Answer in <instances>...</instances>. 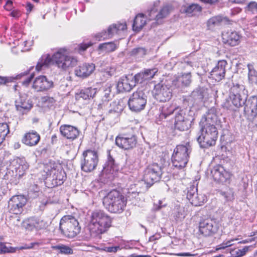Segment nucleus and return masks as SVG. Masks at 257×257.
<instances>
[{
  "instance_id": "nucleus-1",
  "label": "nucleus",
  "mask_w": 257,
  "mask_h": 257,
  "mask_svg": "<svg viewBox=\"0 0 257 257\" xmlns=\"http://www.w3.org/2000/svg\"><path fill=\"white\" fill-rule=\"evenodd\" d=\"M113 218L102 210L92 211L90 216L87 229L91 237L101 239L112 226Z\"/></svg>"
},
{
  "instance_id": "nucleus-2",
  "label": "nucleus",
  "mask_w": 257,
  "mask_h": 257,
  "mask_svg": "<svg viewBox=\"0 0 257 257\" xmlns=\"http://www.w3.org/2000/svg\"><path fill=\"white\" fill-rule=\"evenodd\" d=\"M247 97V94L245 91L244 86L234 84L229 90L228 97L223 102L222 106L224 109L235 111L244 104Z\"/></svg>"
},
{
  "instance_id": "nucleus-3",
  "label": "nucleus",
  "mask_w": 257,
  "mask_h": 257,
  "mask_svg": "<svg viewBox=\"0 0 257 257\" xmlns=\"http://www.w3.org/2000/svg\"><path fill=\"white\" fill-rule=\"evenodd\" d=\"M102 203L108 212L112 213H120L125 209L127 199L120 192L114 189L103 197Z\"/></svg>"
},
{
  "instance_id": "nucleus-4",
  "label": "nucleus",
  "mask_w": 257,
  "mask_h": 257,
  "mask_svg": "<svg viewBox=\"0 0 257 257\" xmlns=\"http://www.w3.org/2000/svg\"><path fill=\"white\" fill-rule=\"evenodd\" d=\"M51 65H56L58 67L64 69V48L58 49L52 56L49 54L43 55L38 62L36 69L40 71Z\"/></svg>"
},
{
  "instance_id": "nucleus-5",
  "label": "nucleus",
  "mask_w": 257,
  "mask_h": 257,
  "mask_svg": "<svg viewBox=\"0 0 257 257\" xmlns=\"http://www.w3.org/2000/svg\"><path fill=\"white\" fill-rule=\"evenodd\" d=\"M200 134L197 142L202 148L214 146L218 138V131L215 125H200Z\"/></svg>"
},
{
  "instance_id": "nucleus-6",
  "label": "nucleus",
  "mask_w": 257,
  "mask_h": 257,
  "mask_svg": "<svg viewBox=\"0 0 257 257\" xmlns=\"http://www.w3.org/2000/svg\"><path fill=\"white\" fill-rule=\"evenodd\" d=\"M191 151L189 143L177 145L172 155L173 166L179 170L184 169L188 162Z\"/></svg>"
},
{
  "instance_id": "nucleus-7",
  "label": "nucleus",
  "mask_w": 257,
  "mask_h": 257,
  "mask_svg": "<svg viewBox=\"0 0 257 257\" xmlns=\"http://www.w3.org/2000/svg\"><path fill=\"white\" fill-rule=\"evenodd\" d=\"M115 142L118 147L124 150L134 148L138 143L135 130L132 127L126 128L116 137Z\"/></svg>"
},
{
  "instance_id": "nucleus-8",
  "label": "nucleus",
  "mask_w": 257,
  "mask_h": 257,
  "mask_svg": "<svg viewBox=\"0 0 257 257\" xmlns=\"http://www.w3.org/2000/svg\"><path fill=\"white\" fill-rule=\"evenodd\" d=\"M162 174V168L157 163H153L147 166L144 171V181L140 184H146L145 190H147L155 183L159 181Z\"/></svg>"
},
{
  "instance_id": "nucleus-9",
  "label": "nucleus",
  "mask_w": 257,
  "mask_h": 257,
  "mask_svg": "<svg viewBox=\"0 0 257 257\" xmlns=\"http://www.w3.org/2000/svg\"><path fill=\"white\" fill-rule=\"evenodd\" d=\"M218 223L215 219L201 218L198 225V233L203 237H210L216 234L219 229Z\"/></svg>"
},
{
  "instance_id": "nucleus-10",
  "label": "nucleus",
  "mask_w": 257,
  "mask_h": 257,
  "mask_svg": "<svg viewBox=\"0 0 257 257\" xmlns=\"http://www.w3.org/2000/svg\"><path fill=\"white\" fill-rule=\"evenodd\" d=\"M81 160V170L85 172H91L95 170L98 164L99 157L96 151L87 149L82 153Z\"/></svg>"
},
{
  "instance_id": "nucleus-11",
  "label": "nucleus",
  "mask_w": 257,
  "mask_h": 257,
  "mask_svg": "<svg viewBox=\"0 0 257 257\" xmlns=\"http://www.w3.org/2000/svg\"><path fill=\"white\" fill-rule=\"evenodd\" d=\"M147 102V96L145 93L141 90H137L130 97L128 105L132 111L139 112L145 109Z\"/></svg>"
},
{
  "instance_id": "nucleus-12",
  "label": "nucleus",
  "mask_w": 257,
  "mask_h": 257,
  "mask_svg": "<svg viewBox=\"0 0 257 257\" xmlns=\"http://www.w3.org/2000/svg\"><path fill=\"white\" fill-rule=\"evenodd\" d=\"M211 175L216 183L226 185L230 184L233 175L223 165L217 164L211 169Z\"/></svg>"
},
{
  "instance_id": "nucleus-13",
  "label": "nucleus",
  "mask_w": 257,
  "mask_h": 257,
  "mask_svg": "<svg viewBox=\"0 0 257 257\" xmlns=\"http://www.w3.org/2000/svg\"><path fill=\"white\" fill-rule=\"evenodd\" d=\"M192 121L183 110H180L175 116L174 128L181 132L187 131L191 127Z\"/></svg>"
},
{
  "instance_id": "nucleus-14",
  "label": "nucleus",
  "mask_w": 257,
  "mask_h": 257,
  "mask_svg": "<svg viewBox=\"0 0 257 257\" xmlns=\"http://www.w3.org/2000/svg\"><path fill=\"white\" fill-rule=\"evenodd\" d=\"M153 94L154 98L160 102L169 101L172 96L170 88L167 85L161 83L155 85Z\"/></svg>"
},
{
  "instance_id": "nucleus-15",
  "label": "nucleus",
  "mask_w": 257,
  "mask_h": 257,
  "mask_svg": "<svg viewBox=\"0 0 257 257\" xmlns=\"http://www.w3.org/2000/svg\"><path fill=\"white\" fill-rule=\"evenodd\" d=\"M244 115L249 121L252 122L257 117V96H250L244 103Z\"/></svg>"
},
{
  "instance_id": "nucleus-16",
  "label": "nucleus",
  "mask_w": 257,
  "mask_h": 257,
  "mask_svg": "<svg viewBox=\"0 0 257 257\" xmlns=\"http://www.w3.org/2000/svg\"><path fill=\"white\" fill-rule=\"evenodd\" d=\"M221 39L224 45L235 47L240 44L242 36L238 32L229 30L222 33Z\"/></svg>"
},
{
  "instance_id": "nucleus-17",
  "label": "nucleus",
  "mask_w": 257,
  "mask_h": 257,
  "mask_svg": "<svg viewBox=\"0 0 257 257\" xmlns=\"http://www.w3.org/2000/svg\"><path fill=\"white\" fill-rule=\"evenodd\" d=\"M27 202L24 195L13 196L9 201L8 207L10 211L14 214H19L23 211V207Z\"/></svg>"
},
{
  "instance_id": "nucleus-18",
  "label": "nucleus",
  "mask_w": 257,
  "mask_h": 257,
  "mask_svg": "<svg viewBox=\"0 0 257 257\" xmlns=\"http://www.w3.org/2000/svg\"><path fill=\"white\" fill-rule=\"evenodd\" d=\"M65 235L69 238H73L80 231V227L78 221L72 216L65 215Z\"/></svg>"
},
{
  "instance_id": "nucleus-19",
  "label": "nucleus",
  "mask_w": 257,
  "mask_h": 257,
  "mask_svg": "<svg viewBox=\"0 0 257 257\" xmlns=\"http://www.w3.org/2000/svg\"><path fill=\"white\" fill-rule=\"evenodd\" d=\"M227 65V61L225 60L218 61L217 65L210 72V78L216 82H219L224 79L226 73L225 68Z\"/></svg>"
},
{
  "instance_id": "nucleus-20",
  "label": "nucleus",
  "mask_w": 257,
  "mask_h": 257,
  "mask_svg": "<svg viewBox=\"0 0 257 257\" xmlns=\"http://www.w3.org/2000/svg\"><path fill=\"white\" fill-rule=\"evenodd\" d=\"M53 87V82L49 80L44 75L39 76L35 78L33 83L32 87L37 91H46Z\"/></svg>"
},
{
  "instance_id": "nucleus-21",
  "label": "nucleus",
  "mask_w": 257,
  "mask_h": 257,
  "mask_svg": "<svg viewBox=\"0 0 257 257\" xmlns=\"http://www.w3.org/2000/svg\"><path fill=\"white\" fill-rule=\"evenodd\" d=\"M127 29V26L125 23H116L110 25L107 31H103L100 33L101 37L103 39H109L112 38L114 35L118 34L121 31Z\"/></svg>"
},
{
  "instance_id": "nucleus-22",
  "label": "nucleus",
  "mask_w": 257,
  "mask_h": 257,
  "mask_svg": "<svg viewBox=\"0 0 257 257\" xmlns=\"http://www.w3.org/2000/svg\"><path fill=\"white\" fill-rule=\"evenodd\" d=\"M22 226L26 230L32 231L38 230L45 227L43 220L36 217H31L25 219L22 222Z\"/></svg>"
},
{
  "instance_id": "nucleus-23",
  "label": "nucleus",
  "mask_w": 257,
  "mask_h": 257,
  "mask_svg": "<svg viewBox=\"0 0 257 257\" xmlns=\"http://www.w3.org/2000/svg\"><path fill=\"white\" fill-rule=\"evenodd\" d=\"M15 105L17 110L24 113L32 108L33 104L27 96L24 94L20 95V97L16 100Z\"/></svg>"
},
{
  "instance_id": "nucleus-24",
  "label": "nucleus",
  "mask_w": 257,
  "mask_h": 257,
  "mask_svg": "<svg viewBox=\"0 0 257 257\" xmlns=\"http://www.w3.org/2000/svg\"><path fill=\"white\" fill-rule=\"evenodd\" d=\"M158 69L157 68L146 69L135 75V81L137 83H143L146 80H150L154 78L157 73Z\"/></svg>"
},
{
  "instance_id": "nucleus-25",
  "label": "nucleus",
  "mask_w": 257,
  "mask_h": 257,
  "mask_svg": "<svg viewBox=\"0 0 257 257\" xmlns=\"http://www.w3.org/2000/svg\"><path fill=\"white\" fill-rule=\"evenodd\" d=\"M171 8L169 6H166L162 8L159 13L155 15L156 10L155 8H153L150 11L148 15L150 20H155L159 22L161 20L167 17L171 11Z\"/></svg>"
},
{
  "instance_id": "nucleus-26",
  "label": "nucleus",
  "mask_w": 257,
  "mask_h": 257,
  "mask_svg": "<svg viewBox=\"0 0 257 257\" xmlns=\"http://www.w3.org/2000/svg\"><path fill=\"white\" fill-rule=\"evenodd\" d=\"M191 73H183L177 77L172 82V85L177 88L189 86L191 83Z\"/></svg>"
},
{
  "instance_id": "nucleus-27",
  "label": "nucleus",
  "mask_w": 257,
  "mask_h": 257,
  "mask_svg": "<svg viewBox=\"0 0 257 257\" xmlns=\"http://www.w3.org/2000/svg\"><path fill=\"white\" fill-rule=\"evenodd\" d=\"M95 68L93 63H84L75 70V74L80 77L86 78L93 73Z\"/></svg>"
},
{
  "instance_id": "nucleus-28",
  "label": "nucleus",
  "mask_w": 257,
  "mask_h": 257,
  "mask_svg": "<svg viewBox=\"0 0 257 257\" xmlns=\"http://www.w3.org/2000/svg\"><path fill=\"white\" fill-rule=\"evenodd\" d=\"M135 85L133 80H130L126 76H123L119 79L116 87L118 91L123 92L130 91Z\"/></svg>"
},
{
  "instance_id": "nucleus-29",
  "label": "nucleus",
  "mask_w": 257,
  "mask_h": 257,
  "mask_svg": "<svg viewBox=\"0 0 257 257\" xmlns=\"http://www.w3.org/2000/svg\"><path fill=\"white\" fill-rule=\"evenodd\" d=\"M96 92V89L91 87L84 88L76 93L75 98L77 100L80 99L89 100L94 97Z\"/></svg>"
},
{
  "instance_id": "nucleus-30",
  "label": "nucleus",
  "mask_w": 257,
  "mask_h": 257,
  "mask_svg": "<svg viewBox=\"0 0 257 257\" xmlns=\"http://www.w3.org/2000/svg\"><path fill=\"white\" fill-rule=\"evenodd\" d=\"M40 136L35 131L30 132L25 134L22 139V142L29 146H36L40 141Z\"/></svg>"
},
{
  "instance_id": "nucleus-31",
  "label": "nucleus",
  "mask_w": 257,
  "mask_h": 257,
  "mask_svg": "<svg viewBox=\"0 0 257 257\" xmlns=\"http://www.w3.org/2000/svg\"><path fill=\"white\" fill-rule=\"evenodd\" d=\"M228 21V18L221 15L213 16L207 21L206 26L208 30L213 31L216 27L220 26L223 22Z\"/></svg>"
},
{
  "instance_id": "nucleus-32",
  "label": "nucleus",
  "mask_w": 257,
  "mask_h": 257,
  "mask_svg": "<svg viewBox=\"0 0 257 257\" xmlns=\"http://www.w3.org/2000/svg\"><path fill=\"white\" fill-rule=\"evenodd\" d=\"M11 166L14 167V169L19 176L23 175L24 171L28 168V165L25 160L19 158L12 161Z\"/></svg>"
},
{
  "instance_id": "nucleus-33",
  "label": "nucleus",
  "mask_w": 257,
  "mask_h": 257,
  "mask_svg": "<svg viewBox=\"0 0 257 257\" xmlns=\"http://www.w3.org/2000/svg\"><path fill=\"white\" fill-rule=\"evenodd\" d=\"M202 11V7L197 4H191L184 7L183 12L189 17L199 15Z\"/></svg>"
},
{
  "instance_id": "nucleus-34",
  "label": "nucleus",
  "mask_w": 257,
  "mask_h": 257,
  "mask_svg": "<svg viewBox=\"0 0 257 257\" xmlns=\"http://www.w3.org/2000/svg\"><path fill=\"white\" fill-rule=\"evenodd\" d=\"M176 108L171 104L166 103L163 105L160 108L159 118L160 120L166 119L168 116L172 114Z\"/></svg>"
},
{
  "instance_id": "nucleus-35",
  "label": "nucleus",
  "mask_w": 257,
  "mask_h": 257,
  "mask_svg": "<svg viewBox=\"0 0 257 257\" xmlns=\"http://www.w3.org/2000/svg\"><path fill=\"white\" fill-rule=\"evenodd\" d=\"M146 24V18L143 14H138L133 24V29L135 31L139 32Z\"/></svg>"
},
{
  "instance_id": "nucleus-36",
  "label": "nucleus",
  "mask_w": 257,
  "mask_h": 257,
  "mask_svg": "<svg viewBox=\"0 0 257 257\" xmlns=\"http://www.w3.org/2000/svg\"><path fill=\"white\" fill-rule=\"evenodd\" d=\"M217 119V115L212 112L209 111L203 116L199 123L200 125L207 124V125H215L214 123Z\"/></svg>"
},
{
  "instance_id": "nucleus-37",
  "label": "nucleus",
  "mask_w": 257,
  "mask_h": 257,
  "mask_svg": "<svg viewBox=\"0 0 257 257\" xmlns=\"http://www.w3.org/2000/svg\"><path fill=\"white\" fill-rule=\"evenodd\" d=\"M110 106L111 107V108L106 114V117L107 118L109 117L111 114L114 116L118 115V113L122 110V106L118 102L115 101L110 103Z\"/></svg>"
},
{
  "instance_id": "nucleus-38",
  "label": "nucleus",
  "mask_w": 257,
  "mask_h": 257,
  "mask_svg": "<svg viewBox=\"0 0 257 257\" xmlns=\"http://www.w3.org/2000/svg\"><path fill=\"white\" fill-rule=\"evenodd\" d=\"M43 166V170L42 172V176L43 179H46L55 171V165L50 162L48 163L44 164Z\"/></svg>"
},
{
  "instance_id": "nucleus-39",
  "label": "nucleus",
  "mask_w": 257,
  "mask_h": 257,
  "mask_svg": "<svg viewBox=\"0 0 257 257\" xmlns=\"http://www.w3.org/2000/svg\"><path fill=\"white\" fill-rule=\"evenodd\" d=\"M79 135L78 130L75 127L65 125V138L67 139L73 140Z\"/></svg>"
},
{
  "instance_id": "nucleus-40",
  "label": "nucleus",
  "mask_w": 257,
  "mask_h": 257,
  "mask_svg": "<svg viewBox=\"0 0 257 257\" xmlns=\"http://www.w3.org/2000/svg\"><path fill=\"white\" fill-rule=\"evenodd\" d=\"M117 47L113 42H107L100 44L98 49L99 50H103L106 53H110L114 51Z\"/></svg>"
},
{
  "instance_id": "nucleus-41",
  "label": "nucleus",
  "mask_w": 257,
  "mask_h": 257,
  "mask_svg": "<svg viewBox=\"0 0 257 257\" xmlns=\"http://www.w3.org/2000/svg\"><path fill=\"white\" fill-rule=\"evenodd\" d=\"M247 67L248 69V77L249 82L252 84H257V71L251 64H248Z\"/></svg>"
},
{
  "instance_id": "nucleus-42",
  "label": "nucleus",
  "mask_w": 257,
  "mask_h": 257,
  "mask_svg": "<svg viewBox=\"0 0 257 257\" xmlns=\"http://www.w3.org/2000/svg\"><path fill=\"white\" fill-rule=\"evenodd\" d=\"M192 200V204L195 206L202 205L207 201V197L205 195L202 194L197 193L196 196Z\"/></svg>"
},
{
  "instance_id": "nucleus-43",
  "label": "nucleus",
  "mask_w": 257,
  "mask_h": 257,
  "mask_svg": "<svg viewBox=\"0 0 257 257\" xmlns=\"http://www.w3.org/2000/svg\"><path fill=\"white\" fill-rule=\"evenodd\" d=\"M9 132V126L7 123H0V145L5 140L6 137Z\"/></svg>"
},
{
  "instance_id": "nucleus-44",
  "label": "nucleus",
  "mask_w": 257,
  "mask_h": 257,
  "mask_svg": "<svg viewBox=\"0 0 257 257\" xmlns=\"http://www.w3.org/2000/svg\"><path fill=\"white\" fill-rule=\"evenodd\" d=\"M249 246H244L242 248H234L231 251L232 257H241L248 251Z\"/></svg>"
},
{
  "instance_id": "nucleus-45",
  "label": "nucleus",
  "mask_w": 257,
  "mask_h": 257,
  "mask_svg": "<svg viewBox=\"0 0 257 257\" xmlns=\"http://www.w3.org/2000/svg\"><path fill=\"white\" fill-rule=\"evenodd\" d=\"M77 59L72 56H65V68H71L77 64Z\"/></svg>"
},
{
  "instance_id": "nucleus-46",
  "label": "nucleus",
  "mask_w": 257,
  "mask_h": 257,
  "mask_svg": "<svg viewBox=\"0 0 257 257\" xmlns=\"http://www.w3.org/2000/svg\"><path fill=\"white\" fill-rule=\"evenodd\" d=\"M147 50L145 48L138 47L133 49L130 52V55L133 56L143 57L146 55Z\"/></svg>"
},
{
  "instance_id": "nucleus-47",
  "label": "nucleus",
  "mask_w": 257,
  "mask_h": 257,
  "mask_svg": "<svg viewBox=\"0 0 257 257\" xmlns=\"http://www.w3.org/2000/svg\"><path fill=\"white\" fill-rule=\"evenodd\" d=\"M245 10L247 12L252 14L257 13V2H250L245 8Z\"/></svg>"
},
{
  "instance_id": "nucleus-48",
  "label": "nucleus",
  "mask_w": 257,
  "mask_h": 257,
  "mask_svg": "<svg viewBox=\"0 0 257 257\" xmlns=\"http://www.w3.org/2000/svg\"><path fill=\"white\" fill-rule=\"evenodd\" d=\"M16 249L11 246H7L5 243L0 242V254L7 252H14Z\"/></svg>"
},
{
  "instance_id": "nucleus-49",
  "label": "nucleus",
  "mask_w": 257,
  "mask_h": 257,
  "mask_svg": "<svg viewBox=\"0 0 257 257\" xmlns=\"http://www.w3.org/2000/svg\"><path fill=\"white\" fill-rule=\"evenodd\" d=\"M197 189L195 188L194 186L190 187L188 190L187 198L191 203H192V199H194L193 198L196 196L197 193Z\"/></svg>"
},
{
  "instance_id": "nucleus-50",
  "label": "nucleus",
  "mask_w": 257,
  "mask_h": 257,
  "mask_svg": "<svg viewBox=\"0 0 257 257\" xmlns=\"http://www.w3.org/2000/svg\"><path fill=\"white\" fill-rule=\"evenodd\" d=\"M9 223L14 226H19L20 224H22V222H21L20 216L18 214H15L14 216H11Z\"/></svg>"
},
{
  "instance_id": "nucleus-51",
  "label": "nucleus",
  "mask_w": 257,
  "mask_h": 257,
  "mask_svg": "<svg viewBox=\"0 0 257 257\" xmlns=\"http://www.w3.org/2000/svg\"><path fill=\"white\" fill-rule=\"evenodd\" d=\"M115 72V68L112 67H108L103 71V76L111 77Z\"/></svg>"
},
{
  "instance_id": "nucleus-52",
  "label": "nucleus",
  "mask_w": 257,
  "mask_h": 257,
  "mask_svg": "<svg viewBox=\"0 0 257 257\" xmlns=\"http://www.w3.org/2000/svg\"><path fill=\"white\" fill-rule=\"evenodd\" d=\"M69 148H70V150L66 151L67 154L69 156L68 160H72L75 158L76 156L74 146H73V144H70Z\"/></svg>"
},
{
  "instance_id": "nucleus-53",
  "label": "nucleus",
  "mask_w": 257,
  "mask_h": 257,
  "mask_svg": "<svg viewBox=\"0 0 257 257\" xmlns=\"http://www.w3.org/2000/svg\"><path fill=\"white\" fill-rule=\"evenodd\" d=\"M233 240H224L222 243L217 245L216 249H224L227 247L231 246L233 244L232 242Z\"/></svg>"
},
{
  "instance_id": "nucleus-54",
  "label": "nucleus",
  "mask_w": 257,
  "mask_h": 257,
  "mask_svg": "<svg viewBox=\"0 0 257 257\" xmlns=\"http://www.w3.org/2000/svg\"><path fill=\"white\" fill-rule=\"evenodd\" d=\"M93 45V43L91 42H89L87 43H81L78 46V51H84L89 47L92 46Z\"/></svg>"
},
{
  "instance_id": "nucleus-55",
  "label": "nucleus",
  "mask_w": 257,
  "mask_h": 257,
  "mask_svg": "<svg viewBox=\"0 0 257 257\" xmlns=\"http://www.w3.org/2000/svg\"><path fill=\"white\" fill-rule=\"evenodd\" d=\"M115 160L111 155L110 151H107V164L110 167H112L114 165Z\"/></svg>"
},
{
  "instance_id": "nucleus-56",
  "label": "nucleus",
  "mask_w": 257,
  "mask_h": 257,
  "mask_svg": "<svg viewBox=\"0 0 257 257\" xmlns=\"http://www.w3.org/2000/svg\"><path fill=\"white\" fill-rule=\"evenodd\" d=\"M13 79L11 77L0 76V85L6 84L7 83L12 82Z\"/></svg>"
},
{
  "instance_id": "nucleus-57",
  "label": "nucleus",
  "mask_w": 257,
  "mask_h": 257,
  "mask_svg": "<svg viewBox=\"0 0 257 257\" xmlns=\"http://www.w3.org/2000/svg\"><path fill=\"white\" fill-rule=\"evenodd\" d=\"M52 248L57 250L58 253H64V245L63 244L54 245L52 246Z\"/></svg>"
},
{
  "instance_id": "nucleus-58",
  "label": "nucleus",
  "mask_w": 257,
  "mask_h": 257,
  "mask_svg": "<svg viewBox=\"0 0 257 257\" xmlns=\"http://www.w3.org/2000/svg\"><path fill=\"white\" fill-rule=\"evenodd\" d=\"M34 77V73H32L31 75L22 82V84L25 86H27L32 81Z\"/></svg>"
},
{
  "instance_id": "nucleus-59",
  "label": "nucleus",
  "mask_w": 257,
  "mask_h": 257,
  "mask_svg": "<svg viewBox=\"0 0 257 257\" xmlns=\"http://www.w3.org/2000/svg\"><path fill=\"white\" fill-rule=\"evenodd\" d=\"M119 249H120L119 246L106 247L105 249L108 252H116Z\"/></svg>"
},
{
  "instance_id": "nucleus-60",
  "label": "nucleus",
  "mask_w": 257,
  "mask_h": 257,
  "mask_svg": "<svg viewBox=\"0 0 257 257\" xmlns=\"http://www.w3.org/2000/svg\"><path fill=\"white\" fill-rule=\"evenodd\" d=\"M174 254L179 256H194L197 255V254H191L190 252H181L175 253Z\"/></svg>"
},
{
  "instance_id": "nucleus-61",
  "label": "nucleus",
  "mask_w": 257,
  "mask_h": 257,
  "mask_svg": "<svg viewBox=\"0 0 257 257\" xmlns=\"http://www.w3.org/2000/svg\"><path fill=\"white\" fill-rule=\"evenodd\" d=\"M10 15H11V16H12V17H13L14 18H19V17H20L21 13L19 11L15 10V11H12L10 13Z\"/></svg>"
},
{
  "instance_id": "nucleus-62",
  "label": "nucleus",
  "mask_w": 257,
  "mask_h": 257,
  "mask_svg": "<svg viewBox=\"0 0 257 257\" xmlns=\"http://www.w3.org/2000/svg\"><path fill=\"white\" fill-rule=\"evenodd\" d=\"M200 2L204 4H209L210 5L215 4L218 2L219 0H199Z\"/></svg>"
},
{
  "instance_id": "nucleus-63",
  "label": "nucleus",
  "mask_w": 257,
  "mask_h": 257,
  "mask_svg": "<svg viewBox=\"0 0 257 257\" xmlns=\"http://www.w3.org/2000/svg\"><path fill=\"white\" fill-rule=\"evenodd\" d=\"M228 2L231 4H243L245 0H228Z\"/></svg>"
},
{
  "instance_id": "nucleus-64",
  "label": "nucleus",
  "mask_w": 257,
  "mask_h": 257,
  "mask_svg": "<svg viewBox=\"0 0 257 257\" xmlns=\"http://www.w3.org/2000/svg\"><path fill=\"white\" fill-rule=\"evenodd\" d=\"M251 24L254 26H257V15L254 17L251 20Z\"/></svg>"
}]
</instances>
